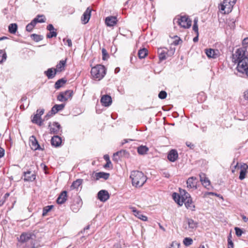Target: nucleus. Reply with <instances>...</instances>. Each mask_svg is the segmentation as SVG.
Instances as JSON below:
<instances>
[{"label": "nucleus", "instance_id": "1", "mask_svg": "<svg viewBox=\"0 0 248 248\" xmlns=\"http://www.w3.org/2000/svg\"><path fill=\"white\" fill-rule=\"evenodd\" d=\"M232 59L237 63V70L241 77L248 78V53L246 48H239L232 55Z\"/></svg>", "mask_w": 248, "mask_h": 248}, {"label": "nucleus", "instance_id": "2", "mask_svg": "<svg viewBox=\"0 0 248 248\" xmlns=\"http://www.w3.org/2000/svg\"><path fill=\"white\" fill-rule=\"evenodd\" d=\"M130 178L131 179L132 185L136 187L142 186L147 180L146 176L141 171L138 170L132 171Z\"/></svg>", "mask_w": 248, "mask_h": 248}, {"label": "nucleus", "instance_id": "3", "mask_svg": "<svg viewBox=\"0 0 248 248\" xmlns=\"http://www.w3.org/2000/svg\"><path fill=\"white\" fill-rule=\"evenodd\" d=\"M35 236L31 233H22L20 236V242L22 247H27V248H37L33 242Z\"/></svg>", "mask_w": 248, "mask_h": 248}, {"label": "nucleus", "instance_id": "4", "mask_svg": "<svg viewBox=\"0 0 248 248\" xmlns=\"http://www.w3.org/2000/svg\"><path fill=\"white\" fill-rule=\"evenodd\" d=\"M106 74V69L101 64H97L92 68L91 74L92 78L95 80L99 81L102 79Z\"/></svg>", "mask_w": 248, "mask_h": 248}, {"label": "nucleus", "instance_id": "5", "mask_svg": "<svg viewBox=\"0 0 248 248\" xmlns=\"http://www.w3.org/2000/svg\"><path fill=\"white\" fill-rule=\"evenodd\" d=\"M173 23L177 24L180 27L186 29L191 25V21L186 16H177L173 19Z\"/></svg>", "mask_w": 248, "mask_h": 248}, {"label": "nucleus", "instance_id": "6", "mask_svg": "<svg viewBox=\"0 0 248 248\" xmlns=\"http://www.w3.org/2000/svg\"><path fill=\"white\" fill-rule=\"evenodd\" d=\"M236 0H224L220 4L221 10L224 11V14H228L231 12L236 3Z\"/></svg>", "mask_w": 248, "mask_h": 248}, {"label": "nucleus", "instance_id": "7", "mask_svg": "<svg viewBox=\"0 0 248 248\" xmlns=\"http://www.w3.org/2000/svg\"><path fill=\"white\" fill-rule=\"evenodd\" d=\"M48 127L51 134H59L62 132V127L58 123L54 122L52 124L50 123Z\"/></svg>", "mask_w": 248, "mask_h": 248}, {"label": "nucleus", "instance_id": "8", "mask_svg": "<svg viewBox=\"0 0 248 248\" xmlns=\"http://www.w3.org/2000/svg\"><path fill=\"white\" fill-rule=\"evenodd\" d=\"M44 113V109H37L36 113L34 115L33 119H32V122L34 124H36L40 126L42 124L43 121L41 119V116Z\"/></svg>", "mask_w": 248, "mask_h": 248}, {"label": "nucleus", "instance_id": "9", "mask_svg": "<svg viewBox=\"0 0 248 248\" xmlns=\"http://www.w3.org/2000/svg\"><path fill=\"white\" fill-rule=\"evenodd\" d=\"M72 95L73 92L71 90H68L60 93L57 96V99L61 102H65L70 98Z\"/></svg>", "mask_w": 248, "mask_h": 248}, {"label": "nucleus", "instance_id": "10", "mask_svg": "<svg viewBox=\"0 0 248 248\" xmlns=\"http://www.w3.org/2000/svg\"><path fill=\"white\" fill-rule=\"evenodd\" d=\"M198 179L196 177H190L186 181L188 189H196L197 188Z\"/></svg>", "mask_w": 248, "mask_h": 248}, {"label": "nucleus", "instance_id": "11", "mask_svg": "<svg viewBox=\"0 0 248 248\" xmlns=\"http://www.w3.org/2000/svg\"><path fill=\"white\" fill-rule=\"evenodd\" d=\"M207 56L209 58L216 59L220 55V52L218 50L208 48L205 50Z\"/></svg>", "mask_w": 248, "mask_h": 248}, {"label": "nucleus", "instance_id": "12", "mask_svg": "<svg viewBox=\"0 0 248 248\" xmlns=\"http://www.w3.org/2000/svg\"><path fill=\"white\" fill-rule=\"evenodd\" d=\"M82 204L81 199L79 198H76L74 203L71 205V209L73 212L77 213L78 211Z\"/></svg>", "mask_w": 248, "mask_h": 248}, {"label": "nucleus", "instance_id": "13", "mask_svg": "<svg viewBox=\"0 0 248 248\" xmlns=\"http://www.w3.org/2000/svg\"><path fill=\"white\" fill-rule=\"evenodd\" d=\"M200 180L202 183V186L209 189L208 186H210V181L209 179L206 177V174L204 173L201 172L199 174Z\"/></svg>", "mask_w": 248, "mask_h": 248}, {"label": "nucleus", "instance_id": "14", "mask_svg": "<svg viewBox=\"0 0 248 248\" xmlns=\"http://www.w3.org/2000/svg\"><path fill=\"white\" fill-rule=\"evenodd\" d=\"M98 199L101 202H105L109 198V194L106 190H101L97 194Z\"/></svg>", "mask_w": 248, "mask_h": 248}, {"label": "nucleus", "instance_id": "15", "mask_svg": "<svg viewBox=\"0 0 248 248\" xmlns=\"http://www.w3.org/2000/svg\"><path fill=\"white\" fill-rule=\"evenodd\" d=\"M30 145L31 148L34 150L40 149V146L38 144V141L34 136H31L30 138Z\"/></svg>", "mask_w": 248, "mask_h": 248}, {"label": "nucleus", "instance_id": "16", "mask_svg": "<svg viewBox=\"0 0 248 248\" xmlns=\"http://www.w3.org/2000/svg\"><path fill=\"white\" fill-rule=\"evenodd\" d=\"M36 175L31 171H27L24 173V180L27 182H32L35 179Z\"/></svg>", "mask_w": 248, "mask_h": 248}, {"label": "nucleus", "instance_id": "17", "mask_svg": "<svg viewBox=\"0 0 248 248\" xmlns=\"http://www.w3.org/2000/svg\"><path fill=\"white\" fill-rule=\"evenodd\" d=\"M117 19L116 16H109L106 18L105 23L107 26L113 27L117 24Z\"/></svg>", "mask_w": 248, "mask_h": 248}, {"label": "nucleus", "instance_id": "18", "mask_svg": "<svg viewBox=\"0 0 248 248\" xmlns=\"http://www.w3.org/2000/svg\"><path fill=\"white\" fill-rule=\"evenodd\" d=\"M101 103L103 106L105 107H108L112 103V99L111 97L108 95H104L101 98Z\"/></svg>", "mask_w": 248, "mask_h": 248}, {"label": "nucleus", "instance_id": "19", "mask_svg": "<svg viewBox=\"0 0 248 248\" xmlns=\"http://www.w3.org/2000/svg\"><path fill=\"white\" fill-rule=\"evenodd\" d=\"M159 60L162 61L167 59L168 49L167 48H159L157 50Z\"/></svg>", "mask_w": 248, "mask_h": 248}, {"label": "nucleus", "instance_id": "20", "mask_svg": "<svg viewBox=\"0 0 248 248\" xmlns=\"http://www.w3.org/2000/svg\"><path fill=\"white\" fill-rule=\"evenodd\" d=\"M109 173L105 172H96L94 174V178L96 180H98L100 179H103L106 180L108 179L109 177Z\"/></svg>", "mask_w": 248, "mask_h": 248}, {"label": "nucleus", "instance_id": "21", "mask_svg": "<svg viewBox=\"0 0 248 248\" xmlns=\"http://www.w3.org/2000/svg\"><path fill=\"white\" fill-rule=\"evenodd\" d=\"M130 208L131 209L132 211L133 212L134 215L137 217L138 218L143 220L146 221L147 220V217L141 213L140 212L138 211L136 208L134 207H131Z\"/></svg>", "mask_w": 248, "mask_h": 248}, {"label": "nucleus", "instance_id": "22", "mask_svg": "<svg viewBox=\"0 0 248 248\" xmlns=\"http://www.w3.org/2000/svg\"><path fill=\"white\" fill-rule=\"evenodd\" d=\"M241 170L240 172V175L239 178L240 180H243L246 176V173H247V170L248 169V165L247 164L243 163L241 165Z\"/></svg>", "mask_w": 248, "mask_h": 248}, {"label": "nucleus", "instance_id": "23", "mask_svg": "<svg viewBox=\"0 0 248 248\" xmlns=\"http://www.w3.org/2000/svg\"><path fill=\"white\" fill-rule=\"evenodd\" d=\"M91 9L88 7L83 15V16L81 17V20L83 24H86L89 20L91 16Z\"/></svg>", "mask_w": 248, "mask_h": 248}, {"label": "nucleus", "instance_id": "24", "mask_svg": "<svg viewBox=\"0 0 248 248\" xmlns=\"http://www.w3.org/2000/svg\"><path fill=\"white\" fill-rule=\"evenodd\" d=\"M66 63V59L64 60H61L57 64L55 70L57 73H60L65 70V67Z\"/></svg>", "mask_w": 248, "mask_h": 248}, {"label": "nucleus", "instance_id": "25", "mask_svg": "<svg viewBox=\"0 0 248 248\" xmlns=\"http://www.w3.org/2000/svg\"><path fill=\"white\" fill-rule=\"evenodd\" d=\"M62 141L61 138L57 135L54 136L51 140L52 145L55 147H58L61 145Z\"/></svg>", "mask_w": 248, "mask_h": 248}, {"label": "nucleus", "instance_id": "26", "mask_svg": "<svg viewBox=\"0 0 248 248\" xmlns=\"http://www.w3.org/2000/svg\"><path fill=\"white\" fill-rule=\"evenodd\" d=\"M67 200V192L63 191L61 193L57 200L58 204L63 203Z\"/></svg>", "mask_w": 248, "mask_h": 248}, {"label": "nucleus", "instance_id": "27", "mask_svg": "<svg viewBox=\"0 0 248 248\" xmlns=\"http://www.w3.org/2000/svg\"><path fill=\"white\" fill-rule=\"evenodd\" d=\"M57 73L55 68H51L45 71V74L48 79L53 78Z\"/></svg>", "mask_w": 248, "mask_h": 248}, {"label": "nucleus", "instance_id": "28", "mask_svg": "<svg viewBox=\"0 0 248 248\" xmlns=\"http://www.w3.org/2000/svg\"><path fill=\"white\" fill-rule=\"evenodd\" d=\"M65 107V104L55 105L51 108V113L53 114H56L59 111L62 110Z\"/></svg>", "mask_w": 248, "mask_h": 248}, {"label": "nucleus", "instance_id": "29", "mask_svg": "<svg viewBox=\"0 0 248 248\" xmlns=\"http://www.w3.org/2000/svg\"><path fill=\"white\" fill-rule=\"evenodd\" d=\"M172 198L179 205L182 206L183 205L184 201L181 200V196L178 193H173L172 194Z\"/></svg>", "mask_w": 248, "mask_h": 248}, {"label": "nucleus", "instance_id": "30", "mask_svg": "<svg viewBox=\"0 0 248 248\" xmlns=\"http://www.w3.org/2000/svg\"><path fill=\"white\" fill-rule=\"evenodd\" d=\"M184 203H185V205L186 208L192 211L194 210L195 205L192 202L191 197L185 201Z\"/></svg>", "mask_w": 248, "mask_h": 248}, {"label": "nucleus", "instance_id": "31", "mask_svg": "<svg viewBox=\"0 0 248 248\" xmlns=\"http://www.w3.org/2000/svg\"><path fill=\"white\" fill-rule=\"evenodd\" d=\"M180 194H181V200H183L184 202L190 198V194L187 192L185 190H180Z\"/></svg>", "mask_w": 248, "mask_h": 248}, {"label": "nucleus", "instance_id": "32", "mask_svg": "<svg viewBox=\"0 0 248 248\" xmlns=\"http://www.w3.org/2000/svg\"><path fill=\"white\" fill-rule=\"evenodd\" d=\"M66 82V80L64 78H61L57 80L55 84V88L56 89H59L62 87Z\"/></svg>", "mask_w": 248, "mask_h": 248}, {"label": "nucleus", "instance_id": "33", "mask_svg": "<svg viewBox=\"0 0 248 248\" xmlns=\"http://www.w3.org/2000/svg\"><path fill=\"white\" fill-rule=\"evenodd\" d=\"M148 150V148L146 146L141 145L138 148V152L140 155H143L147 154Z\"/></svg>", "mask_w": 248, "mask_h": 248}, {"label": "nucleus", "instance_id": "34", "mask_svg": "<svg viewBox=\"0 0 248 248\" xmlns=\"http://www.w3.org/2000/svg\"><path fill=\"white\" fill-rule=\"evenodd\" d=\"M82 179H77V180L73 182L71 186V187L74 189L78 188V187L82 184Z\"/></svg>", "mask_w": 248, "mask_h": 248}, {"label": "nucleus", "instance_id": "35", "mask_svg": "<svg viewBox=\"0 0 248 248\" xmlns=\"http://www.w3.org/2000/svg\"><path fill=\"white\" fill-rule=\"evenodd\" d=\"M17 29V26L16 23L10 24L9 26V31L12 34H15Z\"/></svg>", "mask_w": 248, "mask_h": 248}, {"label": "nucleus", "instance_id": "36", "mask_svg": "<svg viewBox=\"0 0 248 248\" xmlns=\"http://www.w3.org/2000/svg\"><path fill=\"white\" fill-rule=\"evenodd\" d=\"M147 55V50L143 48L139 50L138 52V56L140 59L144 58Z\"/></svg>", "mask_w": 248, "mask_h": 248}, {"label": "nucleus", "instance_id": "37", "mask_svg": "<svg viewBox=\"0 0 248 248\" xmlns=\"http://www.w3.org/2000/svg\"><path fill=\"white\" fill-rule=\"evenodd\" d=\"M187 224L189 228L194 229L197 227V223L192 219H187Z\"/></svg>", "mask_w": 248, "mask_h": 248}, {"label": "nucleus", "instance_id": "38", "mask_svg": "<svg viewBox=\"0 0 248 248\" xmlns=\"http://www.w3.org/2000/svg\"><path fill=\"white\" fill-rule=\"evenodd\" d=\"M7 55L5 51L3 50H0V63L5 61Z\"/></svg>", "mask_w": 248, "mask_h": 248}, {"label": "nucleus", "instance_id": "39", "mask_svg": "<svg viewBox=\"0 0 248 248\" xmlns=\"http://www.w3.org/2000/svg\"><path fill=\"white\" fill-rule=\"evenodd\" d=\"M104 159L106 161V163L104 165L105 168H110L112 166L109 156H104Z\"/></svg>", "mask_w": 248, "mask_h": 248}, {"label": "nucleus", "instance_id": "40", "mask_svg": "<svg viewBox=\"0 0 248 248\" xmlns=\"http://www.w3.org/2000/svg\"><path fill=\"white\" fill-rule=\"evenodd\" d=\"M183 243L186 246H189L192 244L193 240L190 237H186L183 240Z\"/></svg>", "mask_w": 248, "mask_h": 248}, {"label": "nucleus", "instance_id": "41", "mask_svg": "<svg viewBox=\"0 0 248 248\" xmlns=\"http://www.w3.org/2000/svg\"><path fill=\"white\" fill-rule=\"evenodd\" d=\"M52 207L53 205H48L45 207L43 210L42 216L44 217L46 216L47 215V213L51 210Z\"/></svg>", "mask_w": 248, "mask_h": 248}, {"label": "nucleus", "instance_id": "42", "mask_svg": "<svg viewBox=\"0 0 248 248\" xmlns=\"http://www.w3.org/2000/svg\"><path fill=\"white\" fill-rule=\"evenodd\" d=\"M35 19H37V23H44L46 21V18L43 15H38Z\"/></svg>", "mask_w": 248, "mask_h": 248}, {"label": "nucleus", "instance_id": "43", "mask_svg": "<svg viewBox=\"0 0 248 248\" xmlns=\"http://www.w3.org/2000/svg\"><path fill=\"white\" fill-rule=\"evenodd\" d=\"M32 39L36 42H39L42 39L41 36L37 35L36 34H32L31 35Z\"/></svg>", "mask_w": 248, "mask_h": 248}, {"label": "nucleus", "instance_id": "44", "mask_svg": "<svg viewBox=\"0 0 248 248\" xmlns=\"http://www.w3.org/2000/svg\"><path fill=\"white\" fill-rule=\"evenodd\" d=\"M57 33L56 31H55V30H54V31H49V32L47 34L46 37L48 38H52L54 37H56L57 36Z\"/></svg>", "mask_w": 248, "mask_h": 248}, {"label": "nucleus", "instance_id": "45", "mask_svg": "<svg viewBox=\"0 0 248 248\" xmlns=\"http://www.w3.org/2000/svg\"><path fill=\"white\" fill-rule=\"evenodd\" d=\"M167 93L165 91H162L158 94V97L160 99H163L167 97Z\"/></svg>", "mask_w": 248, "mask_h": 248}, {"label": "nucleus", "instance_id": "46", "mask_svg": "<svg viewBox=\"0 0 248 248\" xmlns=\"http://www.w3.org/2000/svg\"><path fill=\"white\" fill-rule=\"evenodd\" d=\"M234 230L235 231L236 235L237 236L240 237L242 235L243 231L240 228L238 227H235Z\"/></svg>", "mask_w": 248, "mask_h": 248}, {"label": "nucleus", "instance_id": "47", "mask_svg": "<svg viewBox=\"0 0 248 248\" xmlns=\"http://www.w3.org/2000/svg\"><path fill=\"white\" fill-rule=\"evenodd\" d=\"M102 55H103V60H105L108 57V55L107 53V51L103 48L102 50Z\"/></svg>", "mask_w": 248, "mask_h": 248}, {"label": "nucleus", "instance_id": "48", "mask_svg": "<svg viewBox=\"0 0 248 248\" xmlns=\"http://www.w3.org/2000/svg\"><path fill=\"white\" fill-rule=\"evenodd\" d=\"M178 156H167L168 160L171 162H174L177 160Z\"/></svg>", "mask_w": 248, "mask_h": 248}, {"label": "nucleus", "instance_id": "49", "mask_svg": "<svg viewBox=\"0 0 248 248\" xmlns=\"http://www.w3.org/2000/svg\"><path fill=\"white\" fill-rule=\"evenodd\" d=\"M127 155V153H126L125 151V150H121L119 152H116V153H113V155Z\"/></svg>", "mask_w": 248, "mask_h": 248}, {"label": "nucleus", "instance_id": "50", "mask_svg": "<svg viewBox=\"0 0 248 248\" xmlns=\"http://www.w3.org/2000/svg\"><path fill=\"white\" fill-rule=\"evenodd\" d=\"M192 28L193 30L196 33V34H199L198 24L196 23L194 24Z\"/></svg>", "mask_w": 248, "mask_h": 248}, {"label": "nucleus", "instance_id": "51", "mask_svg": "<svg viewBox=\"0 0 248 248\" xmlns=\"http://www.w3.org/2000/svg\"><path fill=\"white\" fill-rule=\"evenodd\" d=\"M33 28L34 27H32V25L29 23L26 26V29L27 31L31 32L33 30Z\"/></svg>", "mask_w": 248, "mask_h": 248}, {"label": "nucleus", "instance_id": "52", "mask_svg": "<svg viewBox=\"0 0 248 248\" xmlns=\"http://www.w3.org/2000/svg\"><path fill=\"white\" fill-rule=\"evenodd\" d=\"M9 194L8 193H6L4 195V196L2 197V199L1 200L2 201V202H1V201L0 202V205H2L3 204V203L5 202V199L7 198H8L9 197Z\"/></svg>", "mask_w": 248, "mask_h": 248}, {"label": "nucleus", "instance_id": "53", "mask_svg": "<svg viewBox=\"0 0 248 248\" xmlns=\"http://www.w3.org/2000/svg\"><path fill=\"white\" fill-rule=\"evenodd\" d=\"M168 155H178L177 151L175 149L171 150Z\"/></svg>", "mask_w": 248, "mask_h": 248}, {"label": "nucleus", "instance_id": "54", "mask_svg": "<svg viewBox=\"0 0 248 248\" xmlns=\"http://www.w3.org/2000/svg\"><path fill=\"white\" fill-rule=\"evenodd\" d=\"M47 29L49 31H54L55 29L52 24H49L47 26Z\"/></svg>", "mask_w": 248, "mask_h": 248}, {"label": "nucleus", "instance_id": "55", "mask_svg": "<svg viewBox=\"0 0 248 248\" xmlns=\"http://www.w3.org/2000/svg\"><path fill=\"white\" fill-rule=\"evenodd\" d=\"M65 44H67L69 46H71L72 45V41L71 39H67L66 40V43Z\"/></svg>", "mask_w": 248, "mask_h": 248}, {"label": "nucleus", "instance_id": "56", "mask_svg": "<svg viewBox=\"0 0 248 248\" xmlns=\"http://www.w3.org/2000/svg\"><path fill=\"white\" fill-rule=\"evenodd\" d=\"M186 145L187 147H189L190 149L193 148L194 145L193 144L190 142H186Z\"/></svg>", "mask_w": 248, "mask_h": 248}, {"label": "nucleus", "instance_id": "57", "mask_svg": "<svg viewBox=\"0 0 248 248\" xmlns=\"http://www.w3.org/2000/svg\"><path fill=\"white\" fill-rule=\"evenodd\" d=\"M211 194H213L212 193V192H206L203 193V198H206L208 195H211Z\"/></svg>", "mask_w": 248, "mask_h": 248}, {"label": "nucleus", "instance_id": "58", "mask_svg": "<svg viewBox=\"0 0 248 248\" xmlns=\"http://www.w3.org/2000/svg\"><path fill=\"white\" fill-rule=\"evenodd\" d=\"M36 20H37V19L36 20V19H35V18H34V19L32 20L30 24H31L32 27H34V26L37 23Z\"/></svg>", "mask_w": 248, "mask_h": 248}, {"label": "nucleus", "instance_id": "59", "mask_svg": "<svg viewBox=\"0 0 248 248\" xmlns=\"http://www.w3.org/2000/svg\"><path fill=\"white\" fill-rule=\"evenodd\" d=\"M243 45L248 46V37L245 38L243 41Z\"/></svg>", "mask_w": 248, "mask_h": 248}, {"label": "nucleus", "instance_id": "60", "mask_svg": "<svg viewBox=\"0 0 248 248\" xmlns=\"http://www.w3.org/2000/svg\"><path fill=\"white\" fill-rule=\"evenodd\" d=\"M244 96L246 99L248 100V89L244 92Z\"/></svg>", "mask_w": 248, "mask_h": 248}, {"label": "nucleus", "instance_id": "61", "mask_svg": "<svg viewBox=\"0 0 248 248\" xmlns=\"http://www.w3.org/2000/svg\"><path fill=\"white\" fill-rule=\"evenodd\" d=\"M163 176L166 178H169L170 177V174L168 172L165 171L163 172Z\"/></svg>", "mask_w": 248, "mask_h": 248}, {"label": "nucleus", "instance_id": "62", "mask_svg": "<svg viewBox=\"0 0 248 248\" xmlns=\"http://www.w3.org/2000/svg\"><path fill=\"white\" fill-rule=\"evenodd\" d=\"M4 149L0 147V155H4Z\"/></svg>", "mask_w": 248, "mask_h": 248}, {"label": "nucleus", "instance_id": "63", "mask_svg": "<svg viewBox=\"0 0 248 248\" xmlns=\"http://www.w3.org/2000/svg\"><path fill=\"white\" fill-rule=\"evenodd\" d=\"M228 247L230 246L231 247H232L233 248V243L232 241V240H230V241L228 242Z\"/></svg>", "mask_w": 248, "mask_h": 248}, {"label": "nucleus", "instance_id": "64", "mask_svg": "<svg viewBox=\"0 0 248 248\" xmlns=\"http://www.w3.org/2000/svg\"><path fill=\"white\" fill-rule=\"evenodd\" d=\"M242 219L244 220V221H245L246 222L248 221V217H247L246 216H245L244 215H243L242 216Z\"/></svg>", "mask_w": 248, "mask_h": 248}]
</instances>
